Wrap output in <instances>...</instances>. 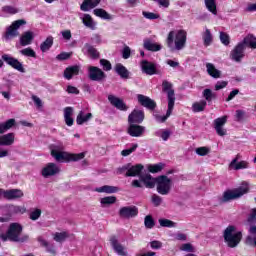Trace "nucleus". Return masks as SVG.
Masks as SVG:
<instances>
[{
    "mask_svg": "<svg viewBox=\"0 0 256 256\" xmlns=\"http://www.w3.org/2000/svg\"><path fill=\"white\" fill-rule=\"evenodd\" d=\"M166 45L172 51H182L187 45V31L172 30L166 38Z\"/></svg>",
    "mask_w": 256,
    "mask_h": 256,
    "instance_id": "1",
    "label": "nucleus"
},
{
    "mask_svg": "<svg viewBox=\"0 0 256 256\" xmlns=\"http://www.w3.org/2000/svg\"><path fill=\"white\" fill-rule=\"evenodd\" d=\"M162 91L163 93H167V99H168V109L166 112V115L161 116L159 114L155 115L156 121L158 123H165L169 117H171V113H173V109L175 107V90H173V83L164 80L162 82Z\"/></svg>",
    "mask_w": 256,
    "mask_h": 256,
    "instance_id": "2",
    "label": "nucleus"
},
{
    "mask_svg": "<svg viewBox=\"0 0 256 256\" xmlns=\"http://www.w3.org/2000/svg\"><path fill=\"white\" fill-rule=\"evenodd\" d=\"M21 233H23V226L19 223H11L7 232L5 234L0 235V239L2 241H14L15 243H24L29 239V236L21 237Z\"/></svg>",
    "mask_w": 256,
    "mask_h": 256,
    "instance_id": "3",
    "label": "nucleus"
},
{
    "mask_svg": "<svg viewBox=\"0 0 256 256\" xmlns=\"http://www.w3.org/2000/svg\"><path fill=\"white\" fill-rule=\"evenodd\" d=\"M51 155L57 161H65L66 163H70L71 161H81V159H85V152H81L78 154L63 152L59 151V147L55 145L51 146Z\"/></svg>",
    "mask_w": 256,
    "mask_h": 256,
    "instance_id": "4",
    "label": "nucleus"
},
{
    "mask_svg": "<svg viewBox=\"0 0 256 256\" xmlns=\"http://www.w3.org/2000/svg\"><path fill=\"white\" fill-rule=\"evenodd\" d=\"M237 228L233 225L228 226L223 233L224 241L230 249H235L239 243H241V239H243V234L241 232H236Z\"/></svg>",
    "mask_w": 256,
    "mask_h": 256,
    "instance_id": "5",
    "label": "nucleus"
},
{
    "mask_svg": "<svg viewBox=\"0 0 256 256\" xmlns=\"http://www.w3.org/2000/svg\"><path fill=\"white\" fill-rule=\"evenodd\" d=\"M249 193V183L242 182L241 186L233 189L226 190L222 196V203H229V201H235V199H239L243 197V195H247Z\"/></svg>",
    "mask_w": 256,
    "mask_h": 256,
    "instance_id": "6",
    "label": "nucleus"
},
{
    "mask_svg": "<svg viewBox=\"0 0 256 256\" xmlns=\"http://www.w3.org/2000/svg\"><path fill=\"white\" fill-rule=\"evenodd\" d=\"M173 187V180L171 178L161 175L156 177V191L159 195H169Z\"/></svg>",
    "mask_w": 256,
    "mask_h": 256,
    "instance_id": "7",
    "label": "nucleus"
},
{
    "mask_svg": "<svg viewBox=\"0 0 256 256\" xmlns=\"http://www.w3.org/2000/svg\"><path fill=\"white\" fill-rule=\"evenodd\" d=\"M27 22L23 19L14 21L6 30L5 32V39H15V37H19V28L22 25H26Z\"/></svg>",
    "mask_w": 256,
    "mask_h": 256,
    "instance_id": "8",
    "label": "nucleus"
},
{
    "mask_svg": "<svg viewBox=\"0 0 256 256\" xmlns=\"http://www.w3.org/2000/svg\"><path fill=\"white\" fill-rule=\"evenodd\" d=\"M123 171H127L125 174L126 177H137L141 175V172L143 171V165L137 164L131 166V164H127L119 169V173H123Z\"/></svg>",
    "mask_w": 256,
    "mask_h": 256,
    "instance_id": "9",
    "label": "nucleus"
},
{
    "mask_svg": "<svg viewBox=\"0 0 256 256\" xmlns=\"http://www.w3.org/2000/svg\"><path fill=\"white\" fill-rule=\"evenodd\" d=\"M245 44L243 42L238 43L230 53V57L237 63L241 62V59L245 57Z\"/></svg>",
    "mask_w": 256,
    "mask_h": 256,
    "instance_id": "10",
    "label": "nucleus"
},
{
    "mask_svg": "<svg viewBox=\"0 0 256 256\" xmlns=\"http://www.w3.org/2000/svg\"><path fill=\"white\" fill-rule=\"evenodd\" d=\"M241 154H237L235 158L230 162L229 169L233 171H239L241 169H249V162L242 160L241 161Z\"/></svg>",
    "mask_w": 256,
    "mask_h": 256,
    "instance_id": "11",
    "label": "nucleus"
},
{
    "mask_svg": "<svg viewBox=\"0 0 256 256\" xmlns=\"http://www.w3.org/2000/svg\"><path fill=\"white\" fill-rule=\"evenodd\" d=\"M88 77L91 81H103L107 77L105 72L97 66L88 67Z\"/></svg>",
    "mask_w": 256,
    "mask_h": 256,
    "instance_id": "12",
    "label": "nucleus"
},
{
    "mask_svg": "<svg viewBox=\"0 0 256 256\" xmlns=\"http://www.w3.org/2000/svg\"><path fill=\"white\" fill-rule=\"evenodd\" d=\"M3 61L7 63V65H10L13 69H16V71H20V73H25V68L23 67V64L19 62L16 58H13L9 54H3L2 55Z\"/></svg>",
    "mask_w": 256,
    "mask_h": 256,
    "instance_id": "13",
    "label": "nucleus"
},
{
    "mask_svg": "<svg viewBox=\"0 0 256 256\" xmlns=\"http://www.w3.org/2000/svg\"><path fill=\"white\" fill-rule=\"evenodd\" d=\"M3 61L7 63V65H10L13 69H16V71H20V73H25V68L23 67V64L19 62L16 58H13L9 54H3L2 55Z\"/></svg>",
    "mask_w": 256,
    "mask_h": 256,
    "instance_id": "14",
    "label": "nucleus"
},
{
    "mask_svg": "<svg viewBox=\"0 0 256 256\" xmlns=\"http://www.w3.org/2000/svg\"><path fill=\"white\" fill-rule=\"evenodd\" d=\"M225 123H227V116H222L214 120V129L220 137L227 135V129L224 128Z\"/></svg>",
    "mask_w": 256,
    "mask_h": 256,
    "instance_id": "15",
    "label": "nucleus"
},
{
    "mask_svg": "<svg viewBox=\"0 0 256 256\" xmlns=\"http://www.w3.org/2000/svg\"><path fill=\"white\" fill-rule=\"evenodd\" d=\"M61 172V168L58 167L55 163H48L46 166L42 169L41 175L45 178L47 177H53L54 175H57Z\"/></svg>",
    "mask_w": 256,
    "mask_h": 256,
    "instance_id": "16",
    "label": "nucleus"
},
{
    "mask_svg": "<svg viewBox=\"0 0 256 256\" xmlns=\"http://www.w3.org/2000/svg\"><path fill=\"white\" fill-rule=\"evenodd\" d=\"M138 214L139 210L135 206H126L119 210V216L123 219H131L133 217H137Z\"/></svg>",
    "mask_w": 256,
    "mask_h": 256,
    "instance_id": "17",
    "label": "nucleus"
},
{
    "mask_svg": "<svg viewBox=\"0 0 256 256\" xmlns=\"http://www.w3.org/2000/svg\"><path fill=\"white\" fill-rule=\"evenodd\" d=\"M144 119H145V113L142 110L135 109L128 116V123L139 125V123H143Z\"/></svg>",
    "mask_w": 256,
    "mask_h": 256,
    "instance_id": "18",
    "label": "nucleus"
},
{
    "mask_svg": "<svg viewBox=\"0 0 256 256\" xmlns=\"http://www.w3.org/2000/svg\"><path fill=\"white\" fill-rule=\"evenodd\" d=\"M127 133L130 137H143L145 135V126L129 124Z\"/></svg>",
    "mask_w": 256,
    "mask_h": 256,
    "instance_id": "19",
    "label": "nucleus"
},
{
    "mask_svg": "<svg viewBox=\"0 0 256 256\" xmlns=\"http://www.w3.org/2000/svg\"><path fill=\"white\" fill-rule=\"evenodd\" d=\"M137 99H138V103L142 105V107H146V109H150V111H153V109L157 107V103H155L153 99L145 95L138 94Z\"/></svg>",
    "mask_w": 256,
    "mask_h": 256,
    "instance_id": "20",
    "label": "nucleus"
},
{
    "mask_svg": "<svg viewBox=\"0 0 256 256\" xmlns=\"http://www.w3.org/2000/svg\"><path fill=\"white\" fill-rule=\"evenodd\" d=\"M108 101H110L113 107H116V109H119L120 111H127V109H129V107H127V105L121 100V98H118L114 95H109Z\"/></svg>",
    "mask_w": 256,
    "mask_h": 256,
    "instance_id": "21",
    "label": "nucleus"
},
{
    "mask_svg": "<svg viewBox=\"0 0 256 256\" xmlns=\"http://www.w3.org/2000/svg\"><path fill=\"white\" fill-rule=\"evenodd\" d=\"M23 191L19 189L3 190V198L8 200L21 199Z\"/></svg>",
    "mask_w": 256,
    "mask_h": 256,
    "instance_id": "22",
    "label": "nucleus"
},
{
    "mask_svg": "<svg viewBox=\"0 0 256 256\" xmlns=\"http://www.w3.org/2000/svg\"><path fill=\"white\" fill-rule=\"evenodd\" d=\"M141 67L143 73H146V75H155L157 74V66H155L154 63L149 62L147 60H143L141 62Z\"/></svg>",
    "mask_w": 256,
    "mask_h": 256,
    "instance_id": "23",
    "label": "nucleus"
},
{
    "mask_svg": "<svg viewBox=\"0 0 256 256\" xmlns=\"http://www.w3.org/2000/svg\"><path fill=\"white\" fill-rule=\"evenodd\" d=\"M111 245L120 256H127V252L125 251V247L119 243V240H117V237L112 236L110 238Z\"/></svg>",
    "mask_w": 256,
    "mask_h": 256,
    "instance_id": "24",
    "label": "nucleus"
},
{
    "mask_svg": "<svg viewBox=\"0 0 256 256\" xmlns=\"http://www.w3.org/2000/svg\"><path fill=\"white\" fill-rule=\"evenodd\" d=\"M140 181L144 183L148 189H153L157 185V178L151 177V174L141 175Z\"/></svg>",
    "mask_w": 256,
    "mask_h": 256,
    "instance_id": "25",
    "label": "nucleus"
},
{
    "mask_svg": "<svg viewBox=\"0 0 256 256\" xmlns=\"http://www.w3.org/2000/svg\"><path fill=\"white\" fill-rule=\"evenodd\" d=\"M33 39H35L33 32L26 31L20 37V45L22 47H27V45H31V43H33Z\"/></svg>",
    "mask_w": 256,
    "mask_h": 256,
    "instance_id": "26",
    "label": "nucleus"
},
{
    "mask_svg": "<svg viewBox=\"0 0 256 256\" xmlns=\"http://www.w3.org/2000/svg\"><path fill=\"white\" fill-rule=\"evenodd\" d=\"M144 49H146L147 51L157 52L161 51V49H163V46H161V44L159 43L146 39L144 40Z\"/></svg>",
    "mask_w": 256,
    "mask_h": 256,
    "instance_id": "27",
    "label": "nucleus"
},
{
    "mask_svg": "<svg viewBox=\"0 0 256 256\" xmlns=\"http://www.w3.org/2000/svg\"><path fill=\"white\" fill-rule=\"evenodd\" d=\"M79 66L75 65V66H70L67 67L64 70V78L67 79L68 81L73 79V76L75 75H79Z\"/></svg>",
    "mask_w": 256,
    "mask_h": 256,
    "instance_id": "28",
    "label": "nucleus"
},
{
    "mask_svg": "<svg viewBox=\"0 0 256 256\" xmlns=\"http://www.w3.org/2000/svg\"><path fill=\"white\" fill-rule=\"evenodd\" d=\"M99 3H101V0H84L80 9L81 11H89V9H95Z\"/></svg>",
    "mask_w": 256,
    "mask_h": 256,
    "instance_id": "29",
    "label": "nucleus"
},
{
    "mask_svg": "<svg viewBox=\"0 0 256 256\" xmlns=\"http://www.w3.org/2000/svg\"><path fill=\"white\" fill-rule=\"evenodd\" d=\"M206 69H207V73H208V75H210V77H213V79H220L221 71L218 70L217 68H215V65H213L212 63H207Z\"/></svg>",
    "mask_w": 256,
    "mask_h": 256,
    "instance_id": "30",
    "label": "nucleus"
},
{
    "mask_svg": "<svg viewBox=\"0 0 256 256\" xmlns=\"http://www.w3.org/2000/svg\"><path fill=\"white\" fill-rule=\"evenodd\" d=\"M115 72L121 77V79H129V70L123 64L118 63L114 67Z\"/></svg>",
    "mask_w": 256,
    "mask_h": 256,
    "instance_id": "31",
    "label": "nucleus"
},
{
    "mask_svg": "<svg viewBox=\"0 0 256 256\" xmlns=\"http://www.w3.org/2000/svg\"><path fill=\"white\" fill-rule=\"evenodd\" d=\"M13 143H15V133L2 135V147H10Z\"/></svg>",
    "mask_w": 256,
    "mask_h": 256,
    "instance_id": "32",
    "label": "nucleus"
},
{
    "mask_svg": "<svg viewBox=\"0 0 256 256\" xmlns=\"http://www.w3.org/2000/svg\"><path fill=\"white\" fill-rule=\"evenodd\" d=\"M249 232L251 235L247 236L246 245H250V247H256V226H251Z\"/></svg>",
    "mask_w": 256,
    "mask_h": 256,
    "instance_id": "33",
    "label": "nucleus"
},
{
    "mask_svg": "<svg viewBox=\"0 0 256 256\" xmlns=\"http://www.w3.org/2000/svg\"><path fill=\"white\" fill-rule=\"evenodd\" d=\"M93 118V114L87 113L85 114L84 111H80L76 118L77 125H83V123H87L90 119Z\"/></svg>",
    "mask_w": 256,
    "mask_h": 256,
    "instance_id": "34",
    "label": "nucleus"
},
{
    "mask_svg": "<svg viewBox=\"0 0 256 256\" xmlns=\"http://www.w3.org/2000/svg\"><path fill=\"white\" fill-rule=\"evenodd\" d=\"M64 119H65V123H66V125H68V127L73 126V123H74V120H73V108L66 107L64 109Z\"/></svg>",
    "mask_w": 256,
    "mask_h": 256,
    "instance_id": "35",
    "label": "nucleus"
},
{
    "mask_svg": "<svg viewBox=\"0 0 256 256\" xmlns=\"http://www.w3.org/2000/svg\"><path fill=\"white\" fill-rule=\"evenodd\" d=\"M15 125V119H9L6 122L0 123V135H3V133H7L9 129H12Z\"/></svg>",
    "mask_w": 256,
    "mask_h": 256,
    "instance_id": "36",
    "label": "nucleus"
},
{
    "mask_svg": "<svg viewBox=\"0 0 256 256\" xmlns=\"http://www.w3.org/2000/svg\"><path fill=\"white\" fill-rule=\"evenodd\" d=\"M84 51H86L87 55H89L91 59H99V51H97L92 45L85 44Z\"/></svg>",
    "mask_w": 256,
    "mask_h": 256,
    "instance_id": "37",
    "label": "nucleus"
},
{
    "mask_svg": "<svg viewBox=\"0 0 256 256\" xmlns=\"http://www.w3.org/2000/svg\"><path fill=\"white\" fill-rule=\"evenodd\" d=\"M242 43L246 48L250 47L251 49H256V37L251 34L246 36L243 39Z\"/></svg>",
    "mask_w": 256,
    "mask_h": 256,
    "instance_id": "38",
    "label": "nucleus"
},
{
    "mask_svg": "<svg viewBox=\"0 0 256 256\" xmlns=\"http://www.w3.org/2000/svg\"><path fill=\"white\" fill-rule=\"evenodd\" d=\"M97 193H117L119 191V188L116 186H109V185H104L102 187L96 188Z\"/></svg>",
    "mask_w": 256,
    "mask_h": 256,
    "instance_id": "39",
    "label": "nucleus"
},
{
    "mask_svg": "<svg viewBox=\"0 0 256 256\" xmlns=\"http://www.w3.org/2000/svg\"><path fill=\"white\" fill-rule=\"evenodd\" d=\"M202 39L204 41L205 47H209V45H211L213 43V34H211V30L206 29L202 33Z\"/></svg>",
    "mask_w": 256,
    "mask_h": 256,
    "instance_id": "40",
    "label": "nucleus"
},
{
    "mask_svg": "<svg viewBox=\"0 0 256 256\" xmlns=\"http://www.w3.org/2000/svg\"><path fill=\"white\" fill-rule=\"evenodd\" d=\"M38 241L40 242V245L42 247H46L48 253H51L52 255H56L55 246L53 244L49 245V242H47L43 237H38Z\"/></svg>",
    "mask_w": 256,
    "mask_h": 256,
    "instance_id": "41",
    "label": "nucleus"
},
{
    "mask_svg": "<svg viewBox=\"0 0 256 256\" xmlns=\"http://www.w3.org/2000/svg\"><path fill=\"white\" fill-rule=\"evenodd\" d=\"M93 13H94V15H96V17H100L101 19H106L108 21L113 19V17L109 13H107V11H105L101 8L94 9Z\"/></svg>",
    "mask_w": 256,
    "mask_h": 256,
    "instance_id": "42",
    "label": "nucleus"
},
{
    "mask_svg": "<svg viewBox=\"0 0 256 256\" xmlns=\"http://www.w3.org/2000/svg\"><path fill=\"white\" fill-rule=\"evenodd\" d=\"M204 3L212 15H217V2L215 0H205Z\"/></svg>",
    "mask_w": 256,
    "mask_h": 256,
    "instance_id": "43",
    "label": "nucleus"
},
{
    "mask_svg": "<svg viewBox=\"0 0 256 256\" xmlns=\"http://www.w3.org/2000/svg\"><path fill=\"white\" fill-rule=\"evenodd\" d=\"M53 47V37H48L41 45L40 49L42 53H46V51H49Z\"/></svg>",
    "mask_w": 256,
    "mask_h": 256,
    "instance_id": "44",
    "label": "nucleus"
},
{
    "mask_svg": "<svg viewBox=\"0 0 256 256\" xmlns=\"http://www.w3.org/2000/svg\"><path fill=\"white\" fill-rule=\"evenodd\" d=\"M205 107H207V101L205 100L196 102L192 105L194 113H201V111H205Z\"/></svg>",
    "mask_w": 256,
    "mask_h": 256,
    "instance_id": "45",
    "label": "nucleus"
},
{
    "mask_svg": "<svg viewBox=\"0 0 256 256\" xmlns=\"http://www.w3.org/2000/svg\"><path fill=\"white\" fill-rule=\"evenodd\" d=\"M82 23L85 25V27H88L89 29H95V22L89 14H84Z\"/></svg>",
    "mask_w": 256,
    "mask_h": 256,
    "instance_id": "46",
    "label": "nucleus"
},
{
    "mask_svg": "<svg viewBox=\"0 0 256 256\" xmlns=\"http://www.w3.org/2000/svg\"><path fill=\"white\" fill-rule=\"evenodd\" d=\"M69 237V232H56L54 233V241H56L57 243H63V241H65V239H68Z\"/></svg>",
    "mask_w": 256,
    "mask_h": 256,
    "instance_id": "47",
    "label": "nucleus"
},
{
    "mask_svg": "<svg viewBox=\"0 0 256 256\" xmlns=\"http://www.w3.org/2000/svg\"><path fill=\"white\" fill-rule=\"evenodd\" d=\"M100 203L104 207L107 206V205H113V204L117 203V197H115V196H106L104 198H101Z\"/></svg>",
    "mask_w": 256,
    "mask_h": 256,
    "instance_id": "48",
    "label": "nucleus"
},
{
    "mask_svg": "<svg viewBox=\"0 0 256 256\" xmlns=\"http://www.w3.org/2000/svg\"><path fill=\"white\" fill-rule=\"evenodd\" d=\"M164 167H165V164H163V163L148 165V171L150 173H159V172L163 171Z\"/></svg>",
    "mask_w": 256,
    "mask_h": 256,
    "instance_id": "49",
    "label": "nucleus"
},
{
    "mask_svg": "<svg viewBox=\"0 0 256 256\" xmlns=\"http://www.w3.org/2000/svg\"><path fill=\"white\" fill-rule=\"evenodd\" d=\"M203 97L208 101V103H211L212 99H217V94L213 93L211 89H205L203 91Z\"/></svg>",
    "mask_w": 256,
    "mask_h": 256,
    "instance_id": "50",
    "label": "nucleus"
},
{
    "mask_svg": "<svg viewBox=\"0 0 256 256\" xmlns=\"http://www.w3.org/2000/svg\"><path fill=\"white\" fill-rule=\"evenodd\" d=\"M144 225L146 229H153V227H155V220L153 219V216L147 215L144 218Z\"/></svg>",
    "mask_w": 256,
    "mask_h": 256,
    "instance_id": "51",
    "label": "nucleus"
},
{
    "mask_svg": "<svg viewBox=\"0 0 256 256\" xmlns=\"http://www.w3.org/2000/svg\"><path fill=\"white\" fill-rule=\"evenodd\" d=\"M151 203L154 207H160L163 204V198L157 194H152Z\"/></svg>",
    "mask_w": 256,
    "mask_h": 256,
    "instance_id": "52",
    "label": "nucleus"
},
{
    "mask_svg": "<svg viewBox=\"0 0 256 256\" xmlns=\"http://www.w3.org/2000/svg\"><path fill=\"white\" fill-rule=\"evenodd\" d=\"M156 137H161L163 141H167L171 137V132L169 130H160L155 132Z\"/></svg>",
    "mask_w": 256,
    "mask_h": 256,
    "instance_id": "53",
    "label": "nucleus"
},
{
    "mask_svg": "<svg viewBox=\"0 0 256 256\" xmlns=\"http://www.w3.org/2000/svg\"><path fill=\"white\" fill-rule=\"evenodd\" d=\"M21 55H24L25 57H37V54L35 53V50L32 48H25L20 51Z\"/></svg>",
    "mask_w": 256,
    "mask_h": 256,
    "instance_id": "54",
    "label": "nucleus"
},
{
    "mask_svg": "<svg viewBox=\"0 0 256 256\" xmlns=\"http://www.w3.org/2000/svg\"><path fill=\"white\" fill-rule=\"evenodd\" d=\"M161 227H175L177 224L169 219H159L158 220Z\"/></svg>",
    "mask_w": 256,
    "mask_h": 256,
    "instance_id": "55",
    "label": "nucleus"
},
{
    "mask_svg": "<svg viewBox=\"0 0 256 256\" xmlns=\"http://www.w3.org/2000/svg\"><path fill=\"white\" fill-rule=\"evenodd\" d=\"M137 147H139V145L133 144L131 148L122 150V151H121V155H122L123 157H128V155H131V153H134V151L137 150Z\"/></svg>",
    "mask_w": 256,
    "mask_h": 256,
    "instance_id": "56",
    "label": "nucleus"
},
{
    "mask_svg": "<svg viewBox=\"0 0 256 256\" xmlns=\"http://www.w3.org/2000/svg\"><path fill=\"white\" fill-rule=\"evenodd\" d=\"M143 17H145V19H150L151 21L155 20V19H159V14H155L153 12H147V11H143L142 12Z\"/></svg>",
    "mask_w": 256,
    "mask_h": 256,
    "instance_id": "57",
    "label": "nucleus"
},
{
    "mask_svg": "<svg viewBox=\"0 0 256 256\" xmlns=\"http://www.w3.org/2000/svg\"><path fill=\"white\" fill-rule=\"evenodd\" d=\"M210 149L208 147H199L196 149L197 155H200V157H205V155H209Z\"/></svg>",
    "mask_w": 256,
    "mask_h": 256,
    "instance_id": "58",
    "label": "nucleus"
},
{
    "mask_svg": "<svg viewBox=\"0 0 256 256\" xmlns=\"http://www.w3.org/2000/svg\"><path fill=\"white\" fill-rule=\"evenodd\" d=\"M29 217L32 221H37V219H39V217H41V209L37 208V209L33 210L30 213Z\"/></svg>",
    "mask_w": 256,
    "mask_h": 256,
    "instance_id": "59",
    "label": "nucleus"
},
{
    "mask_svg": "<svg viewBox=\"0 0 256 256\" xmlns=\"http://www.w3.org/2000/svg\"><path fill=\"white\" fill-rule=\"evenodd\" d=\"M100 65L103 66L104 71H111L112 69L111 62H109L107 59H100Z\"/></svg>",
    "mask_w": 256,
    "mask_h": 256,
    "instance_id": "60",
    "label": "nucleus"
},
{
    "mask_svg": "<svg viewBox=\"0 0 256 256\" xmlns=\"http://www.w3.org/2000/svg\"><path fill=\"white\" fill-rule=\"evenodd\" d=\"M2 11L4 13H8L9 15H15V13H18L17 8L13 7V6H4L2 8Z\"/></svg>",
    "mask_w": 256,
    "mask_h": 256,
    "instance_id": "61",
    "label": "nucleus"
},
{
    "mask_svg": "<svg viewBox=\"0 0 256 256\" xmlns=\"http://www.w3.org/2000/svg\"><path fill=\"white\" fill-rule=\"evenodd\" d=\"M220 41H221V43H223V45H229L230 40H229V36L227 35V33H225V32L220 33Z\"/></svg>",
    "mask_w": 256,
    "mask_h": 256,
    "instance_id": "62",
    "label": "nucleus"
},
{
    "mask_svg": "<svg viewBox=\"0 0 256 256\" xmlns=\"http://www.w3.org/2000/svg\"><path fill=\"white\" fill-rule=\"evenodd\" d=\"M245 110H236V121H243V119H245Z\"/></svg>",
    "mask_w": 256,
    "mask_h": 256,
    "instance_id": "63",
    "label": "nucleus"
},
{
    "mask_svg": "<svg viewBox=\"0 0 256 256\" xmlns=\"http://www.w3.org/2000/svg\"><path fill=\"white\" fill-rule=\"evenodd\" d=\"M247 221H248V223H255V221H256V208H253L250 211V215L248 216Z\"/></svg>",
    "mask_w": 256,
    "mask_h": 256,
    "instance_id": "64",
    "label": "nucleus"
}]
</instances>
